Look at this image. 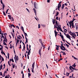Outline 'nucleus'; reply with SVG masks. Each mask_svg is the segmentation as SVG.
<instances>
[{
    "label": "nucleus",
    "instance_id": "1",
    "mask_svg": "<svg viewBox=\"0 0 78 78\" xmlns=\"http://www.w3.org/2000/svg\"><path fill=\"white\" fill-rule=\"evenodd\" d=\"M35 64V62H34L32 65V68H31V70H32V72L33 73H34V71H33V69H34V64Z\"/></svg>",
    "mask_w": 78,
    "mask_h": 78
},
{
    "label": "nucleus",
    "instance_id": "2",
    "mask_svg": "<svg viewBox=\"0 0 78 78\" xmlns=\"http://www.w3.org/2000/svg\"><path fill=\"white\" fill-rule=\"evenodd\" d=\"M34 5L35 8L37 9V6H38V4L37 3H36V2H34Z\"/></svg>",
    "mask_w": 78,
    "mask_h": 78
},
{
    "label": "nucleus",
    "instance_id": "3",
    "mask_svg": "<svg viewBox=\"0 0 78 78\" xmlns=\"http://www.w3.org/2000/svg\"><path fill=\"white\" fill-rule=\"evenodd\" d=\"M61 50H63V51H65V50H66V51H68L66 49V48L64 46H63L62 47V48H61Z\"/></svg>",
    "mask_w": 78,
    "mask_h": 78
},
{
    "label": "nucleus",
    "instance_id": "4",
    "mask_svg": "<svg viewBox=\"0 0 78 78\" xmlns=\"http://www.w3.org/2000/svg\"><path fill=\"white\" fill-rule=\"evenodd\" d=\"M33 10L34 11V12L35 13V15L36 16V13H37V12H36V9H35L34 8L33 9Z\"/></svg>",
    "mask_w": 78,
    "mask_h": 78
},
{
    "label": "nucleus",
    "instance_id": "5",
    "mask_svg": "<svg viewBox=\"0 0 78 78\" xmlns=\"http://www.w3.org/2000/svg\"><path fill=\"white\" fill-rule=\"evenodd\" d=\"M23 33L24 34V35H25V38H27V36L28 37V35H27V34L25 32V31H24Z\"/></svg>",
    "mask_w": 78,
    "mask_h": 78
},
{
    "label": "nucleus",
    "instance_id": "6",
    "mask_svg": "<svg viewBox=\"0 0 78 78\" xmlns=\"http://www.w3.org/2000/svg\"><path fill=\"white\" fill-rule=\"evenodd\" d=\"M66 37L67 38H68V39L70 37V36L69 34H66Z\"/></svg>",
    "mask_w": 78,
    "mask_h": 78
},
{
    "label": "nucleus",
    "instance_id": "7",
    "mask_svg": "<svg viewBox=\"0 0 78 78\" xmlns=\"http://www.w3.org/2000/svg\"><path fill=\"white\" fill-rule=\"evenodd\" d=\"M1 34L2 35V36L1 37V38H3L4 39H5V37L4 36H3V33H1Z\"/></svg>",
    "mask_w": 78,
    "mask_h": 78
},
{
    "label": "nucleus",
    "instance_id": "8",
    "mask_svg": "<svg viewBox=\"0 0 78 78\" xmlns=\"http://www.w3.org/2000/svg\"><path fill=\"white\" fill-rule=\"evenodd\" d=\"M5 40L4 39L3 40V44L4 45H7V44H6V43H5Z\"/></svg>",
    "mask_w": 78,
    "mask_h": 78
},
{
    "label": "nucleus",
    "instance_id": "9",
    "mask_svg": "<svg viewBox=\"0 0 78 78\" xmlns=\"http://www.w3.org/2000/svg\"><path fill=\"white\" fill-rule=\"evenodd\" d=\"M54 61H56L57 60V59H58V57H54Z\"/></svg>",
    "mask_w": 78,
    "mask_h": 78
},
{
    "label": "nucleus",
    "instance_id": "10",
    "mask_svg": "<svg viewBox=\"0 0 78 78\" xmlns=\"http://www.w3.org/2000/svg\"><path fill=\"white\" fill-rule=\"evenodd\" d=\"M8 17H9V19L11 20V15H8Z\"/></svg>",
    "mask_w": 78,
    "mask_h": 78
},
{
    "label": "nucleus",
    "instance_id": "11",
    "mask_svg": "<svg viewBox=\"0 0 78 78\" xmlns=\"http://www.w3.org/2000/svg\"><path fill=\"white\" fill-rule=\"evenodd\" d=\"M21 73V74H23L22 78H24V74H23V71H22Z\"/></svg>",
    "mask_w": 78,
    "mask_h": 78
},
{
    "label": "nucleus",
    "instance_id": "12",
    "mask_svg": "<svg viewBox=\"0 0 78 78\" xmlns=\"http://www.w3.org/2000/svg\"><path fill=\"white\" fill-rule=\"evenodd\" d=\"M4 61V58H3V57H2V59L1 61L0 62V64H2V62Z\"/></svg>",
    "mask_w": 78,
    "mask_h": 78
},
{
    "label": "nucleus",
    "instance_id": "13",
    "mask_svg": "<svg viewBox=\"0 0 78 78\" xmlns=\"http://www.w3.org/2000/svg\"><path fill=\"white\" fill-rule=\"evenodd\" d=\"M39 41L40 43L41 44V45H42L43 44V43H42V39H40Z\"/></svg>",
    "mask_w": 78,
    "mask_h": 78
},
{
    "label": "nucleus",
    "instance_id": "14",
    "mask_svg": "<svg viewBox=\"0 0 78 78\" xmlns=\"http://www.w3.org/2000/svg\"><path fill=\"white\" fill-rule=\"evenodd\" d=\"M64 6H65V5H64V4H63L62 6V9H64Z\"/></svg>",
    "mask_w": 78,
    "mask_h": 78
},
{
    "label": "nucleus",
    "instance_id": "15",
    "mask_svg": "<svg viewBox=\"0 0 78 78\" xmlns=\"http://www.w3.org/2000/svg\"><path fill=\"white\" fill-rule=\"evenodd\" d=\"M39 54L40 55V56H41V55H42V54L41 53V51L39 50Z\"/></svg>",
    "mask_w": 78,
    "mask_h": 78
},
{
    "label": "nucleus",
    "instance_id": "16",
    "mask_svg": "<svg viewBox=\"0 0 78 78\" xmlns=\"http://www.w3.org/2000/svg\"><path fill=\"white\" fill-rule=\"evenodd\" d=\"M15 58H16V61H19V57L18 56H17V57H15Z\"/></svg>",
    "mask_w": 78,
    "mask_h": 78
},
{
    "label": "nucleus",
    "instance_id": "17",
    "mask_svg": "<svg viewBox=\"0 0 78 78\" xmlns=\"http://www.w3.org/2000/svg\"><path fill=\"white\" fill-rule=\"evenodd\" d=\"M2 67H3V65H2V64H1L0 66V70H1L2 69Z\"/></svg>",
    "mask_w": 78,
    "mask_h": 78
},
{
    "label": "nucleus",
    "instance_id": "18",
    "mask_svg": "<svg viewBox=\"0 0 78 78\" xmlns=\"http://www.w3.org/2000/svg\"><path fill=\"white\" fill-rule=\"evenodd\" d=\"M60 36L61 37V38L62 39H64V36L62 35H60Z\"/></svg>",
    "mask_w": 78,
    "mask_h": 78
},
{
    "label": "nucleus",
    "instance_id": "19",
    "mask_svg": "<svg viewBox=\"0 0 78 78\" xmlns=\"http://www.w3.org/2000/svg\"><path fill=\"white\" fill-rule=\"evenodd\" d=\"M54 26V28H58V27H57V26H58V25H56V24H55Z\"/></svg>",
    "mask_w": 78,
    "mask_h": 78
},
{
    "label": "nucleus",
    "instance_id": "20",
    "mask_svg": "<svg viewBox=\"0 0 78 78\" xmlns=\"http://www.w3.org/2000/svg\"><path fill=\"white\" fill-rule=\"evenodd\" d=\"M7 54L8 59H9V53L8 52Z\"/></svg>",
    "mask_w": 78,
    "mask_h": 78
},
{
    "label": "nucleus",
    "instance_id": "21",
    "mask_svg": "<svg viewBox=\"0 0 78 78\" xmlns=\"http://www.w3.org/2000/svg\"><path fill=\"white\" fill-rule=\"evenodd\" d=\"M55 33V37H56L57 36H58V32H56Z\"/></svg>",
    "mask_w": 78,
    "mask_h": 78
},
{
    "label": "nucleus",
    "instance_id": "22",
    "mask_svg": "<svg viewBox=\"0 0 78 78\" xmlns=\"http://www.w3.org/2000/svg\"><path fill=\"white\" fill-rule=\"evenodd\" d=\"M21 29H22V31H23V32H24V29L23 28V26L21 27Z\"/></svg>",
    "mask_w": 78,
    "mask_h": 78
},
{
    "label": "nucleus",
    "instance_id": "23",
    "mask_svg": "<svg viewBox=\"0 0 78 78\" xmlns=\"http://www.w3.org/2000/svg\"><path fill=\"white\" fill-rule=\"evenodd\" d=\"M59 30H60L61 31H62V32H63L64 33V31H62V28H59Z\"/></svg>",
    "mask_w": 78,
    "mask_h": 78
},
{
    "label": "nucleus",
    "instance_id": "24",
    "mask_svg": "<svg viewBox=\"0 0 78 78\" xmlns=\"http://www.w3.org/2000/svg\"><path fill=\"white\" fill-rule=\"evenodd\" d=\"M59 12H57L56 14V15H55V16L56 17H57V16H58V15H59Z\"/></svg>",
    "mask_w": 78,
    "mask_h": 78
},
{
    "label": "nucleus",
    "instance_id": "25",
    "mask_svg": "<svg viewBox=\"0 0 78 78\" xmlns=\"http://www.w3.org/2000/svg\"><path fill=\"white\" fill-rule=\"evenodd\" d=\"M64 46H63V44L62 43L61 45V46H60V48L61 49V48H62Z\"/></svg>",
    "mask_w": 78,
    "mask_h": 78
},
{
    "label": "nucleus",
    "instance_id": "26",
    "mask_svg": "<svg viewBox=\"0 0 78 78\" xmlns=\"http://www.w3.org/2000/svg\"><path fill=\"white\" fill-rule=\"evenodd\" d=\"M61 7V5L58 4V8H60Z\"/></svg>",
    "mask_w": 78,
    "mask_h": 78
},
{
    "label": "nucleus",
    "instance_id": "27",
    "mask_svg": "<svg viewBox=\"0 0 78 78\" xmlns=\"http://www.w3.org/2000/svg\"><path fill=\"white\" fill-rule=\"evenodd\" d=\"M11 34H12V36H13V38L14 39V34L12 32H11Z\"/></svg>",
    "mask_w": 78,
    "mask_h": 78
},
{
    "label": "nucleus",
    "instance_id": "28",
    "mask_svg": "<svg viewBox=\"0 0 78 78\" xmlns=\"http://www.w3.org/2000/svg\"><path fill=\"white\" fill-rule=\"evenodd\" d=\"M55 23L56 25H58V21L56 20H55Z\"/></svg>",
    "mask_w": 78,
    "mask_h": 78
},
{
    "label": "nucleus",
    "instance_id": "29",
    "mask_svg": "<svg viewBox=\"0 0 78 78\" xmlns=\"http://www.w3.org/2000/svg\"><path fill=\"white\" fill-rule=\"evenodd\" d=\"M60 46H58L56 48V50H58L59 49V47Z\"/></svg>",
    "mask_w": 78,
    "mask_h": 78
},
{
    "label": "nucleus",
    "instance_id": "30",
    "mask_svg": "<svg viewBox=\"0 0 78 78\" xmlns=\"http://www.w3.org/2000/svg\"><path fill=\"white\" fill-rule=\"evenodd\" d=\"M3 15H4L5 16H6V13H5V11H3Z\"/></svg>",
    "mask_w": 78,
    "mask_h": 78
},
{
    "label": "nucleus",
    "instance_id": "31",
    "mask_svg": "<svg viewBox=\"0 0 78 78\" xmlns=\"http://www.w3.org/2000/svg\"><path fill=\"white\" fill-rule=\"evenodd\" d=\"M68 32H69V33L70 34V35H71V36H72V34H71V33H72V32H71V31L70 30L69 32V31H68Z\"/></svg>",
    "mask_w": 78,
    "mask_h": 78
},
{
    "label": "nucleus",
    "instance_id": "32",
    "mask_svg": "<svg viewBox=\"0 0 78 78\" xmlns=\"http://www.w3.org/2000/svg\"><path fill=\"white\" fill-rule=\"evenodd\" d=\"M14 58L16 63H17V61L16 60V57H14Z\"/></svg>",
    "mask_w": 78,
    "mask_h": 78
},
{
    "label": "nucleus",
    "instance_id": "33",
    "mask_svg": "<svg viewBox=\"0 0 78 78\" xmlns=\"http://www.w3.org/2000/svg\"><path fill=\"white\" fill-rule=\"evenodd\" d=\"M25 39H26V42H27V43H28V39L27 38H25Z\"/></svg>",
    "mask_w": 78,
    "mask_h": 78
},
{
    "label": "nucleus",
    "instance_id": "34",
    "mask_svg": "<svg viewBox=\"0 0 78 78\" xmlns=\"http://www.w3.org/2000/svg\"><path fill=\"white\" fill-rule=\"evenodd\" d=\"M17 39H18V40H20L21 39V38L20 37H17Z\"/></svg>",
    "mask_w": 78,
    "mask_h": 78
},
{
    "label": "nucleus",
    "instance_id": "35",
    "mask_svg": "<svg viewBox=\"0 0 78 78\" xmlns=\"http://www.w3.org/2000/svg\"><path fill=\"white\" fill-rule=\"evenodd\" d=\"M62 58H60V59L58 60V62H59V61H61V60H62Z\"/></svg>",
    "mask_w": 78,
    "mask_h": 78
},
{
    "label": "nucleus",
    "instance_id": "36",
    "mask_svg": "<svg viewBox=\"0 0 78 78\" xmlns=\"http://www.w3.org/2000/svg\"><path fill=\"white\" fill-rule=\"evenodd\" d=\"M11 25L14 28H15V27H16L15 26H14V25L13 24H11Z\"/></svg>",
    "mask_w": 78,
    "mask_h": 78
},
{
    "label": "nucleus",
    "instance_id": "37",
    "mask_svg": "<svg viewBox=\"0 0 78 78\" xmlns=\"http://www.w3.org/2000/svg\"><path fill=\"white\" fill-rule=\"evenodd\" d=\"M75 25L76 27V30H78V28H77V26H76V23H75Z\"/></svg>",
    "mask_w": 78,
    "mask_h": 78
},
{
    "label": "nucleus",
    "instance_id": "38",
    "mask_svg": "<svg viewBox=\"0 0 78 78\" xmlns=\"http://www.w3.org/2000/svg\"><path fill=\"white\" fill-rule=\"evenodd\" d=\"M19 41H20V40H18L17 39V41L16 42H17V43H19Z\"/></svg>",
    "mask_w": 78,
    "mask_h": 78
},
{
    "label": "nucleus",
    "instance_id": "39",
    "mask_svg": "<svg viewBox=\"0 0 78 78\" xmlns=\"http://www.w3.org/2000/svg\"><path fill=\"white\" fill-rule=\"evenodd\" d=\"M42 47H43V48L44 49L45 48V46L44 45H43H43H41Z\"/></svg>",
    "mask_w": 78,
    "mask_h": 78
},
{
    "label": "nucleus",
    "instance_id": "40",
    "mask_svg": "<svg viewBox=\"0 0 78 78\" xmlns=\"http://www.w3.org/2000/svg\"><path fill=\"white\" fill-rule=\"evenodd\" d=\"M25 45H24L23 46V50H25Z\"/></svg>",
    "mask_w": 78,
    "mask_h": 78
},
{
    "label": "nucleus",
    "instance_id": "41",
    "mask_svg": "<svg viewBox=\"0 0 78 78\" xmlns=\"http://www.w3.org/2000/svg\"><path fill=\"white\" fill-rule=\"evenodd\" d=\"M68 23H69L70 26V25L72 26V25H71V24H72V23H71V22H70V21Z\"/></svg>",
    "mask_w": 78,
    "mask_h": 78
},
{
    "label": "nucleus",
    "instance_id": "42",
    "mask_svg": "<svg viewBox=\"0 0 78 78\" xmlns=\"http://www.w3.org/2000/svg\"><path fill=\"white\" fill-rule=\"evenodd\" d=\"M38 28H41V25L40 24H38Z\"/></svg>",
    "mask_w": 78,
    "mask_h": 78
},
{
    "label": "nucleus",
    "instance_id": "43",
    "mask_svg": "<svg viewBox=\"0 0 78 78\" xmlns=\"http://www.w3.org/2000/svg\"><path fill=\"white\" fill-rule=\"evenodd\" d=\"M8 64L9 66H11V64H10V63H9V61H8Z\"/></svg>",
    "mask_w": 78,
    "mask_h": 78
},
{
    "label": "nucleus",
    "instance_id": "44",
    "mask_svg": "<svg viewBox=\"0 0 78 78\" xmlns=\"http://www.w3.org/2000/svg\"><path fill=\"white\" fill-rule=\"evenodd\" d=\"M9 9H8L5 12L6 14H8V10H9Z\"/></svg>",
    "mask_w": 78,
    "mask_h": 78
},
{
    "label": "nucleus",
    "instance_id": "45",
    "mask_svg": "<svg viewBox=\"0 0 78 78\" xmlns=\"http://www.w3.org/2000/svg\"><path fill=\"white\" fill-rule=\"evenodd\" d=\"M63 55H66V52H65L64 51L63 53Z\"/></svg>",
    "mask_w": 78,
    "mask_h": 78
},
{
    "label": "nucleus",
    "instance_id": "46",
    "mask_svg": "<svg viewBox=\"0 0 78 78\" xmlns=\"http://www.w3.org/2000/svg\"><path fill=\"white\" fill-rule=\"evenodd\" d=\"M12 67L13 68H14L15 67V66L14 64H13V63L12 64Z\"/></svg>",
    "mask_w": 78,
    "mask_h": 78
},
{
    "label": "nucleus",
    "instance_id": "47",
    "mask_svg": "<svg viewBox=\"0 0 78 78\" xmlns=\"http://www.w3.org/2000/svg\"><path fill=\"white\" fill-rule=\"evenodd\" d=\"M0 75L1 76H3V74H2V72H0Z\"/></svg>",
    "mask_w": 78,
    "mask_h": 78
},
{
    "label": "nucleus",
    "instance_id": "48",
    "mask_svg": "<svg viewBox=\"0 0 78 78\" xmlns=\"http://www.w3.org/2000/svg\"><path fill=\"white\" fill-rule=\"evenodd\" d=\"M71 34L72 35H74V34H74V32H71Z\"/></svg>",
    "mask_w": 78,
    "mask_h": 78
},
{
    "label": "nucleus",
    "instance_id": "49",
    "mask_svg": "<svg viewBox=\"0 0 78 78\" xmlns=\"http://www.w3.org/2000/svg\"><path fill=\"white\" fill-rule=\"evenodd\" d=\"M41 26H42V27H45V25L44 24H41Z\"/></svg>",
    "mask_w": 78,
    "mask_h": 78
},
{
    "label": "nucleus",
    "instance_id": "50",
    "mask_svg": "<svg viewBox=\"0 0 78 78\" xmlns=\"http://www.w3.org/2000/svg\"><path fill=\"white\" fill-rule=\"evenodd\" d=\"M1 49H2V50H1L2 51H3V46L1 47Z\"/></svg>",
    "mask_w": 78,
    "mask_h": 78
},
{
    "label": "nucleus",
    "instance_id": "51",
    "mask_svg": "<svg viewBox=\"0 0 78 78\" xmlns=\"http://www.w3.org/2000/svg\"><path fill=\"white\" fill-rule=\"evenodd\" d=\"M75 63H74L73 65L72 66L73 67L75 68Z\"/></svg>",
    "mask_w": 78,
    "mask_h": 78
},
{
    "label": "nucleus",
    "instance_id": "52",
    "mask_svg": "<svg viewBox=\"0 0 78 78\" xmlns=\"http://www.w3.org/2000/svg\"><path fill=\"white\" fill-rule=\"evenodd\" d=\"M28 76H31V73H28Z\"/></svg>",
    "mask_w": 78,
    "mask_h": 78
},
{
    "label": "nucleus",
    "instance_id": "53",
    "mask_svg": "<svg viewBox=\"0 0 78 78\" xmlns=\"http://www.w3.org/2000/svg\"><path fill=\"white\" fill-rule=\"evenodd\" d=\"M62 3V2L61 1L58 4V5H61V3Z\"/></svg>",
    "mask_w": 78,
    "mask_h": 78
},
{
    "label": "nucleus",
    "instance_id": "54",
    "mask_svg": "<svg viewBox=\"0 0 78 78\" xmlns=\"http://www.w3.org/2000/svg\"><path fill=\"white\" fill-rule=\"evenodd\" d=\"M66 45L67 47H69V45L68 44H66Z\"/></svg>",
    "mask_w": 78,
    "mask_h": 78
},
{
    "label": "nucleus",
    "instance_id": "55",
    "mask_svg": "<svg viewBox=\"0 0 78 78\" xmlns=\"http://www.w3.org/2000/svg\"><path fill=\"white\" fill-rule=\"evenodd\" d=\"M52 22H55V19H52Z\"/></svg>",
    "mask_w": 78,
    "mask_h": 78
},
{
    "label": "nucleus",
    "instance_id": "56",
    "mask_svg": "<svg viewBox=\"0 0 78 78\" xmlns=\"http://www.w3.org/2000/svg\"><path fill=\"white\" fill-rule=\"evenodd\" d=\"M71 26H73V25H74L73 23H71Z\"/></svg>",
    "mask_w": 78,
    "mask_h": 78
},
{
    "label": "nucleus",
    "instance_id": "57",
    "mask_svg": "<svg viewBox=\"0 0 78 78\" xmlns=\"http://www.w3.org/2000/svg\"><path fill=\"white\" fill-rule=\"evenodd\" d=\"M72 28H75V25H73V26H72Z\"/></svg>",
    "mask_w": 78,
    "mask_h": 78
},
{
    "label": "nucleus",
    "instance_id": "58",
    "mask_svg": "<svg viewBox=\"0 0 78 78\" xmlns=\"http://www.w3.org/2000/svg\"><path fill=\"white\" fill-rule=\"evenodd\" d=\"M1 53H2V55H4V54L5 53L4 52H3V51H2Z\"/></svg>",
    "mask_w": 78,
    "mask_h": 78
},
{
    "label": "nucleus",
    "instance_id": "59",
    "mask_svg": "<svg viewBox=\"0 0 78 78\" xmlns=\"http://www.w3.org/2000/svg\"><path fill=\"white\" fill-rule=\"evenodd\" d=\"M67 73L68 74L66 75V76H69V74H70V73Z\"/></svg>",
    "mask_w": 78,
    "mask_h": 78
},
{
    "label": "nucleus",
    "instance_id": "60",
    "mask_svg": "<svg viewBox=\"0 0 78 78\" xmlns=\"http://www.w3.org/2000/svg\"><path fill=\"white\" fill-rule=\"evenodd\" d=\"M74 22V21L73 20L72 21H70V22H71V23H73V22Z\"/></svg>",
    "mask_w": 78,
    "mask_h": 78
},
{
    "label": "nucleus",
    "instance_id": "61",
    "mask_svg": "<svg viewBox=\"0 0 78 78\" xmlns=\"http://www.w3.org/2000/svg\"><path fill=\"white\" fill-rule=\"evenodd\" d=\"M28 72H29H29H30V69L28 68Z\"/></svg>",
    "mask_w": 78,
    "mask_h": 78
},
{
    "label": "nucleus",
    "instance_id": "62",
    "mask_svg": "<svg viewBox=\"0 0 78 78\" xmlns=\"http://www.w3.org/2000/svg\"><path fill=\"white\" fill-rule=\"evenodd\" d=\"M72 37H73V38H74V39H75V37H74V35H72Z\"/></svg>",
    "mask_w": 78,
    "mask_h": 78
},
{
    "label": "nucleus",
    "instance_id": "63",
    "mask_svg": "<svg viewBox=\"0 0 78 78\" xmlns=\"http://www.w3.org/2000/svg\"><path fill=\"white\" fill-rule=\"evenodd\" d=\"M73 58L74 59H77V58H75V57H73Z\"/></svg>",
    "mask_w": 78,
    "mask_h": 78
},
{
    "label": "nucleus",
    "instance_id": "64",
    "mask_svg": "<svg viewBox=\"0 0 78 78\" xmlns=\"http://www.w3.org/2000/svg\"><path fill=\"white\" fill-rule=\"evenodd\" d=\"M56 20H58V17L57 16L56 18Z\"/></svg>",
    "mask_w": 78,
    "mask_h": 78
}]
</instances>
